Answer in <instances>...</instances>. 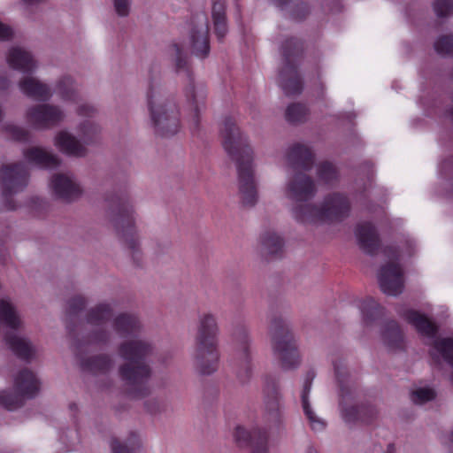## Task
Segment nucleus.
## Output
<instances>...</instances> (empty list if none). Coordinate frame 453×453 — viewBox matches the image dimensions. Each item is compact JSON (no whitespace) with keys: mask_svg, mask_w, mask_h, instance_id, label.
I'll return each instance as SVG.
<instances>
[{"mask_svg":"<svg viewBox=\"0 0 453 453\" xmlns=\"http://www.w3.org/2000/svg\"><path fill=\"white\" fill-rule=\"evenodd\" d=\"M261 252L264 256H275L281 253L283 240L274 232H265L261 236Z\"/></svg>","mask_w":453,"mask_h":453,"instance_id":"36","label":"nucleus"},{"mask_svg":"<svg viewBox=\"0 0 453 453\" xmlns=\"http://www.w3.org/2000/svg\"><path fill=\"white\" fill-rule=\"evenodd\" d=\"M286 196L297 202H307L317 194L314 180L306 173H295L286 184Z\"/></svg>","mask_w":453,"mask_h":453,"instance_id":"16","label":"nucleus"},{"mask_svg":"<svg viewBox=\"0 0 453 453\" xmlns=\"http://www.w3.org/2000/svg\"><path fill=\"white\" fill-rule=\"evenodd\" d=\"M28 181V172L24 163L18 162L3 165L0 169V188L3 205L6 211H15L19 205L12 198L22 192Z\"/></svg>","mask_w":453,"mask_h":453,"instance_id":"9","label":"nucleus"},{"mask_svg":"<svg viewBox=\"0 0 453 453\" xmlns=\"http://www.w3.org/2000/svg\"><path fill=\"white\" fill-rule=\"evenodd\" d=\"M12 35V29L9 26L0 22V41L10 40Z\"/></svg>","mask_w":453,"mask_h":453,"instance_id":"56","label":"nucleus"},{"mask_svg":"<svg viewBox=\"0 0 453 453\" xmlns=\"http://www.w3.org/2000/svg\"><path fill=\"white\" fill-rule=\"evenodd\" d=\"M190 43L192 51L196 57L204 58L209 55V26L204 15L197 17L194 21L190 32Z\"/></svg>","mask_w":453,"mask_h":453,"instance_id":"18","label":"nucleus"},{"mask_svg":"<svg viewBox=\"0 0 453 453\" xmlns=\"http://www.w3.org/2000/svg\"><path fill=\"white\" fill-rule=\"evenodd\" d=\"M14 387L20 395L32 398L39 391L40 383L35 373L25 368L15 377Z\"/></svg>","mask_w":453,"mask_h":453,"instance_id":"28","label":"nucleus"},{"mask_svg":"<svg viewBox=\"0 0 453 453\" xmlns=\"http://www.w3.org/2000/svg\"><path fill=\"white\" fill-rule=\"evenodd\" d=\"M386 453H395L394 452V448L391 445H389L388 449H387V451H386Z\"/></svg>","mask_w":453,"mask_h":453,"instance_id":"62","label":"nucleus"},{"mask_svg":"<svg viewBox=\"0 0 453 453\" xmlns=\"http://www.w3.org/2000/svg\"><path fill=\"white\" fill-rule=\"evenodd\" d=\"M7 62L13 69L26 73H31L36 68L31 53L20 47H13L9 50Z\"/></svg>","mask_w":453,"mask_h":453,"instance_id":"27","label":"nucleus"},{"mask_svg":"<svg viewBox=\"0 0 453 453\" xmlns=\"http://www.w3.org/2000/svg\"><path fill=\"white\" fill-rule=\"evenodd\" d=\"M155 351L154 343L145 337L127 339L118 346L119 356L126 361L119 365L118 372L133 398H144L151 392L148 382L153 370L146 358Z\"/></svg>","mask_w":453,"mask_h":453,"instance_id":"1","label":"nucleus"},{"mask_svg":"<svg viewBox=\"0 0 453 453\" xmlns=\"http://www.w3.org/2000/svg\"><path fill=\"white\" fill-rule=\"evenodd\" d=\"M113 7L119 17H127L131 9V0H112Z\"/></svg>","mask_w":453,"mask_h":453,"instance_id":"52","label":"nucleus"},{"mask_svg":"<svg viewBox=\"0 0 453 453\" xmlns=\"http://www.w3.org/2000/svg\"><path fill=\"white\" fill-rule=\"evenodd\" d=\"M219 328L216 317L210 312L199 316L193 346V364L201 375H211L217 371L219 360Z\"/></svg>","mask_w":453,"mask_h":453,"instance_id":"4","label":"nucleus"},{"mask_svg":"<svg viewBox=\"0 0 453 453\" xmlns=\"http://www.w3.org/2000/svg\"><path fill=\"white\" fill-rule=\"evenodd\" d=\"M304 453H318V451L312 447H308Z\"/></svg>","mask_w":453,"mask_h":453,"instance_id":"60","label":"nucleus"},{"mask_svg":"<svg viewBox=\"0 0 453 453\" xmlns=\"http://www.w3.org/2000/svg\"><path fill=\"white\" fill-rule=\"evenodd\" d=\"M25 159L35 165L42 168H56L60 165V158L52 152L42 147H29L23 150Z\"/></svg>","mask_w":453,"mask_h":453,"instance_id":"23","label":"nucleus"},{"mask_svg":"<svg viewBox=\"0 0 453 453\" xmlns=\"http://www.w3.org/2000/svg\"><path fill=\"white\" fill-rule=\"evenodd\" d=\"M236 343L237 359L235 373L242 384H247L253 374V366L250 353L249 334L244 326H240L233 333Z\"/></svg>","mask_w":453,"mask_h":453,"instance_id":"11","label":"nucleus"},{"mask_svg":"<svg viewBox=\"0 0 453 453\" xmlns=\"http://www.w3.org/2000/svg\"><path fill=\"white\" fill-rule=\"evenodd\" d=\"M111 341V333L104 326H98L93 330L88 337V343L96 345H106Z\"/></svg>","mask_w":453,"mask_h":453,"instance_id":"46","label":"nucleus"},{"mask_svg":"<svg viewBox=\"0 0 453 453\" xmlns=\"http://www.w3.org/2000/svg\"><path fill=\"white\" fill-rule=\"evenodd\" d=\"M302 51L303 45L297 39H288L282 45L284 62L280 71L279 84L286 95H297L303 90V82L296 65V59Z\"/></svg>","mask_w":453,"mask_h":453,"instance_id":"10","label":"nucleus"},{"mask_svg":"<svg viewBox=\"0 0 453 453\" xmlns=\"http://www.w3.org/2000/svg\"><path fill=\"white\" fill-rule=\"evenodd\" d=\"M402 316L421 334L428 337H434L436 334V326L424 314L414 310H407Z\"/></svg>","mask_w":453,"mask_h":453,"instance_id":"31","label":"nucleus"},{"mask_svg":"<svg viewBox=\"0 0 453 453\" xmlns=\"http://www.w3.org/2000/svg\"><path fill=\"white\" fill-rule=\"evenodd\" d=\"M436 351L453 367V339L442 338L434 342Z\"/></svg>","mask_w":453,"mask_h":453,"instance_id":"43","label":"nucleus"},{"mask_svg":"<svg viewBox=\"0 0 453 453\" xmlns=\"http://www.w3.org/2000/svg\"><path fill=\"white\" fill-rule=\"evenodd\" d=\"M10 86V81L6 78L0 79V89H6Z\"/></svg>","mask_w":453,"mask_h":453,"instance_id":"58","label":"nucleus"},{"mask_svg":"<svg viewBox=\"0 0 453 453\" xmlns=\"http://www.w3.org/2000/svg\"><path fill=\"white\" fill-rule=\"evenodd\" d=\"M451 104H452L446 111V115L453 122V95H452V98H451Z\"/></svg>","mask_w":453,"mask_h":453,"instance_id":"59","label":"nucleus"},{"mask_svg":"<svg viewBox=\"0 0 453 453\" xmlns=\"http://www.w3.org/2000/svg\"><path fill=\"white\" fill-rule=\"evenodd\" d=\"M308 115V109L302 104H292L288 105L285 112L287 121L294 124L304 122Z\"/></svg>","mask_w":453,"mask_h":453,"instance_id":"41","label":"nucleus"},{"mask_svg":"<svg viewBox=\"0 0 453 453\" xmlns=\"http://www.w3.org/2000/svg\"><path fill=\"white\" fill-rule=\"evenodd\" d=\"M56 93L65 101L80 102L81 96L77 91L73 79L64 75L56 83Z\"/></svg>","mask_w":453,"mask_h":453,"instance_id":"35","label":"nucleus"},{"mask_svg":"<svg viewBox=\"0 0 453 453\" xmlns=\"http://www.w3.org/2000/svg\"><path fill=\"white\" fill-rule=\"evenodd\" d=\"M435 397V392L432 388H419L411 393V401L417 404H422Z\"/></svg>","mask_w":453,"mask_h":453,"instance_id":"49","label":"nucleus"},{"mask_svg":"<svg viewBox=\"0 0 453 453\" xmlns=\"http://www.w3.org/2000/svg\"><path fill=\"white\" fill-rule=\"evenodd\" d=\"M187 96L193 105L194 115L192 123L196 128H198L199 113L204 109V91L202 88H196L193 84H190L189 88H188Z\"/></svg>","mask_w":453,"mask_h":453,"instance_id":"37","label":"nucleus"},{"mask_svg":"<svg viewBox=\"0 0 453 453\" xmlns=\"http://www.w3.org/2000/svg\"><path fill=\"white\" fill-rule=\"evenodd\" d=\"M211 18L216 35L219 40H222L227 31V20L226 14V4L222 0H213L211 9Z\"/></svg>","mask_w":453,"mask_h":453,"instance_id":"32","label":"nucleus"},{"mask_svg":"<svg viewBox=\"0 0 453 453\" xmlns=\"http://www.w3.org/2000/svg\"><path fill=\"white\" fill-rule=\"evenodd\" d=\"M356 236L359 248L367 254L374 255L380 245V241L377 230L373 225L369 222H364L357 225L356 228Z\"/></svg>","mask_w":453,"mask_h":453,"instance_id":"22","label":"nucleus"},{"mask_svg":"<svg viewBox=\"0 0 453 453\" xmlns=\"http://www.w3.org/2000/svg\"><path fill=\"white\" fill-rule=\"evenodd\" d=\"M364 322L367 325L372 323L383 314V308L372 297H367L362 304Z\"/></svg>","mask_w":453,"mask_h":453,"instance_id":"40","label":"nucleus"},{"mask_svg":"<svg viewBox=\"0 0 453 453\" xmlns=\"http://www.w3.org/2000/svg\"><path fill=\"white\" fill-rule=\"evenodd\" d=\"M234 437L240 446L251 444L252 453H267V435L261 429H254L252 432H250L244 427L238 426L235 430Z\"/></svg>","mask_w":453,"mask_h":453,"instance_id":"20","label":"nucleus"},{"mask_svg":"<svg viewBox=\"0 0 453 453\" xmlns=\"http://www.w3.org/2000/svg\"><path fill=\"white\" fill-rule=\"evenodd\" d=\"M335 375L340 387L342 417L348 425L371 424L379 417V411L371 404L345 406L343 402L348 395H353L351 381L344 367L335 366Z\"/></svg>","mask_w":453,"mask_h":453,"instance_id":"7","label":"nucleus"},{"mask_svg":"<svg viewBox=\"0 0 453 453\" xmlns=\"http://www.w3.org/2000/svg\"><path fill=\"white\" fill-rule=\"evenodd\" d=\"M76 111L81 116H93L96 112V110L90 104H82L78 106Z\"/></svg>","mask_w":453,"mask_h":453,"instance_id":"54","label":"nucleus"},{"mask_svg":"<svg viewBox=\"0 0 453 453\" xmlns=\"http://www.w3.org/2000/svg\"><path fill=\"white\" fill-rule=\"evenodd\" d=\"M100 135L101 127L99 125L93 121L86 120L79 126L81 141L66 131H60L55 137V145L60 151L68 156L82 157L88 153L85 145L96 143L100 140Z\"/></svg>","mask_w":453,"mask_h":453,"instance_id":"8","label":"nucleus"},{"mask_svg":"<svg viewBox=\"0 0 453 453\" xmlns=\"http://www.w3.org/2000/svg\"><path fill=\"white\" fill-rule=\"evenodd\" d=\"M269 334L273 355L280 367L283 370L296 368L300 364L299 354L288 323L280 316L273 315L270 319Z\"/></svg>","mask_w":453,"mask_h":453,"instance_id":"6","label":"nucleus"},{"mask_svg":"<svg viewBox=\"0 0 453 453\" xmlns=\"http://www.w3.org/2000/svg\"><path fill=\"white\" fill-rule=\"evenodd\" d=\"M317 174L319 179L326 184H334L339 178L336 167L329 162L319 164L317 169Z\"/></svg>","mask_w":453,"mask_h":453,"instance_id":"42","label":"nucleus"},{"mask_svg":"<svg viewBox=\"0 0 453 453\" xmlns=\"http://www.w3.org/2000/svg\"><path fill=\"white\" fill-rule=\"evenodd\" d=\"M314 377H315V373L313 372H309L306 374L304 383H303V391L301 394L302 405H303V411L310 422V426H311V429L314 431H321L325 428L326 423L322 418L318 417L313 412V411L311 409V406L308 402V395H309L311 386Z\"/></svg>","mask_w":453,"mask_h":453,"instance_id":"29","label":"nucleus"},{"mask_svg":"<svg viewBox=\"0 0 453 453\" xmlns=\"http://www.w3.org/2000/svg\"><path fill=\"white\" fill-rule=\"evenodd\" d=\"M112 328L121 337L134 336L136 338L142 326L139 319L132 313H120L112 320Z\"/></svg>","mask_w":453,"mask_h":453,"instance_id":"25","label":"nucleus"},{"mask_svg":"<svg viewBox=\"0 0 453 453\" xmlns=\"http://www.w3.org/2000/svg\"><path fill=\"white\" fill-rule=\"evenodd\" d=\"M86 306V300L83 296H76L68 301L67 313L74 315L84 309Z\"/></svg>","mask_w":453,"mask_h":453,"instance_id":"51","label":"nucleus"},{"mask_svg":"<svg viewBox=\"0 0 453 453\" xmlns=\"http://www.w3.org/2000/svg\"><path fill=\"white\" fill-rule=\"evenodd\" d=\"M325 222H340L348 218L351 204L349 197L342 193L332 192L321 201Z\"/></svg>","mask_w":453,"mask_h":453,"instance_id":"15","label":"nucleus"},{"mask_svg":"<svg viewBox=\"0 0 453 453\" xmlns=\"http://www.w3.org/2000/svg\"><path fill=\"white\" fill-rule=\"evenodd\" d=\"M285 158L287 164L294 169L309 171L314 164V153L311 149L303 143H295L288 147Z\"/></svg>","mask_w":453,"mask_h":453,"instance_id":"19","label":"nucleus"},{"mask_svg":"<svg viewBox=\"0 0 453 453\" xmlns=\"http://www.w3.org/2000/svg\"><path fill=\"white\" fill-rule=\"evenodd\" d=\"M173 54L175 59V69L177 72H186L188 74V62L186 54L183 51V49L177 43L172 45Z\"/></svg>","mask_w":453,"mask_h":453,"instance_id":"48","label":"nucleus"},{"mask_svg":"<svg viewBox=\"0 0 453 453\" xmlns=\"http://www.w3.org/2000/svg\"><path fill=\"white\" fill-rule=\"evenodd\" d=\"M131 435L134 438V440H137L136 445H137V447H140V441L138 440L137 434H132Z\"/></svg>","mask_w":453,"mask_h":453,"instance_id":"61","label":"nucleus"},{"mask_svg":"<svg viewBox=\"0 0 453 453\" xmlns=\"http://www.w3.org/2000/svg\"><path fill=\"white\" fill-rule=\"evenodd\" d=\"M450 440L453 442V431L451 432V434H450Z\"/></svg>","mask_w":453,"mask_h":453,"instance_id":"64","label":"nucleus"},{"mask_svg":"<svg viewBox=\"0 0 453 453\" xmlns=\"http://www.w3.org/2000/svg\"><path fill=\"white\" fill-rule=\"evenodd\" d=\"M384 342L390 348H398L403 341V334L395 321H389L385 325L382 332Z\"/></svg>","mask_w":453,"mask_h":453,"instance_id":"38","label":"nucleus"},{"mask_svg":"<svg viewBox=\"0 0 453 453\" xmlns=\"http://www.w3.org/2000/svg\"><path fill=\"white\" fill-rule=\"evenodd\" d=\"M4 342L14 355L27 362L30 361L35 353L31 342L15 332H7L4 334Z\"/></svg>","mask_w":453,"mask_h":453,"instance_id":"24","label":"nucleus"},{"mask_svg":"<svg viewBox=\"0 0 453 453\" xmlns=\"http://www.w3.org/2000/svg\"><path fill=\"white\" fill-rule=\"evenodd\" d=\"M27 121L38 129L52 127L65 119L63 111L52 104H36L29 107L26 112Z\"/></svg>","mask_w":453,"mask_h":453,"instance_id":"13","label":"nucleus"},{"mask_svg":"<svg viewBox=\"0 0 453 453\" xmlns=\"http://www.w3.org/2000/svg\"><path fill=\"white\" fill-rule=\"evenodd\" d=\"M106 217L132 257L135 265H142V253L134 228V207L126 193H109L105 197Z\"/></svg>","mask_w":453,"mask_h":453,"instance_id":"3","label":"nucleus"},{"mask_svg":"<svg viewBox=\"0 0 453 453\" xmlns=\"http://www.w3.org/2000/svg\"><path fill=\"white\" fill-rule=\"evenodd\" d=\"M80 366L94 374H104L113 368L114 360L107 354H99L87 358L80 357Z\"/></svg>","mask_w":453,"mask_h":453,"instance_id":"30","label":"nucleus"},{"mask_svg":"<svg viewBox=\"0 0 453 453\" xmlns=\"http://www.w3.org/2000/svg\"><path fill=\"white\" fill-rule=\"evenodd\" d=\"M4 130L12 139L16 141L25 142L29 138L28 131L14 125H6L4 127Z\"/></svg>","mask_w":453,"mask_h":453,"instance_id":"50","label":"nucleus"},{"mask_svg":"<svg viewBox=\"0 0 453 453\" xmlns=\"http://www.w3.org/2000/svg\"><path fill=\"white\" fill-rule=\"evenodd\" d=\"M19 88L27 96L39 101H47L52 96L51 90L48 85L32 76L21 79L19 81Z\"/></svg>","mask_w":453,"mask_h":453,"instance_id":"26","label":"nucleus"},{"mask_svg":"<svg viewBox=\"0 0 453 453\" xmlns=\"http://www.w3.org/2000/svg\"><path fill=\"white\" fill-rule=\"evenodd\" d=\"M273 3L274 5L283 10L289 3V0H273Z\"/></svg>","mask_w":453,"mask_h":453,"instance_id":"57","label":"nucleus"},{"mask_svg":"<svg viewBox=\"0 0 453 453\" xmlns=\"http://www.w3.org/2000/svg\"><path fill=\"white\" fill-rule=\"evenodd\" d=\"M151 119L157 134L169 137L180 127L179 109L159 82H151L147 94Z\"/></svg>","mask_w":453,"mask_h":453,"instance_id":"5","label":"nucleus"},{"mask_svg":"<svg viewBox=\"0 0 453 453\" xmlns=\"http://www.w3.org/2000/svg\"><path fill=\"white\" fill-rule=\"evenodd\" d=\"M110 445L112 453H134V445L129 447L127 443L116 438L111 439Z\"/></svg>","mask_w":453,"mask_h":453,"instance_id":"53","label":"nucleus"},{"mask_svg":"<svg viewBox=\"0 0 453 453\" xmlns=\"http://www.w3.org/2000/svg\"><path fill=\"white\" fill-rule=\"evenodd\" d=\"M19 392L3 391L0 393V405L9 411L16 410L23 405V397Z\"/></svg>","mask_w":453,"mask_h":453,"instance_id":"44","label":"nucleus"},{"mask_svg":"<svg viewBox=\"0 0 453 453\" xmlns=\"http://www.w3.org/2000/svg\"><path fill=\"white\" fill-rule=\"evenodd\" d=\"M393 258H398V253L396 250H393V256H392Z\"/></svg>","mask_w":453,"mask_h":453,"instance_id":"63","label":"nucleus"},{"mask_svg":"<svg viewBox=\"0 0 453 453\" xmlns=\"http://www.w3.org/2000/svg\"><path fill=\"white\" fill-rule=\"evenodd\" d=\"M220 133L223 147L236 165L238 188L242 203L244 206L252 207L257 201L253 150L246 137L242 135L231 118H225Z\"/></svg>","mask_w":453,"mask_h":453,"instance_id":"2","label":"nucleus"},{"mask_svg":"<svg viewBox=\"0 0 453 453\" xmlns=\"http://www.w3.org/2000/svg\"><path fill=\"white\" fill-rule=\"evenodd\" d=\"M378 280L381 291L396 296L403 291L404 280L403 269L399 264L390 261L382 265L378 273Z\"/></svg>","mask_w":453,"mask_h":453,"instance_id":"14","label":"nucleus"},{"mask_svg":"<svg viewBox=\"0 0 453 453\" xmlns=\"http://www.w3.org/2000/svg\"><path fill=\"white\" fill-rule=\"evenodd\" d=\"M113 309L110 303H99L95 307L88 310L86 315V319L88 324L101 326L112 318Z\"/></svg>","mask_w":453,"mask_h":453,"instance_id":"33","label":"nucleus"},{"mask_svg":"<svg viewBox=\"0 0 453 453\" xmlns=\"http://www.w3.org/2000/svg\"><path fill=\"white\" fill-rule=\"evenodd\" d=\"M309 12V8L304 4H300L296 5V10L292 12V16L296 19H303Z\"/></svg>","mask_w":453,"mask_h":453,"instance_id":"55","label":"nucleus"},{"mask_svg":"<svg viewBox=\"0 0 453 453\" xmlns=\"http://www.w3.org/2000/svg\"><path fill=\"white\" fill-rule=\"evenodd\" d=\"M144 408L148 413L153 416L170 413L173 406L166 398L154 397L144 402Z\"/></svg>","mask_w":453,"mask_h":453,"instance_id":"39","label":"nucleus"},{"mask_svg":"<svg viewBox=\"0 0 453 453\" xmlns=\"http://www.w3.org/2000/svg\"><path fill=\"white\" fill-rule=\"evenodd\" d=\"M291 212L293 218L302 224L325 223L321 203L319 204L312 203H297L292 207Z\"/></svg>","mask_w":453,"mask_h":453,"instance_id":"21","label":"nucleus"},{"mask_svg":"<svg viewBox=\"0 0 453 453\" xmlns=\"http://www.w3.org/2000/svg\"><path fill=\"white\" fill-rule=\"evenodd\" d=\"M263 395L265 413L268 420L274 423L280 422L283 403L279 378L273 374L264 376Z\"/></svg>","mask_w":453,"mask_h":453,"instance_id":"12","label":"nucleus"},{"mask_svg":"<svg viewBox=\"0 0 453 453\" xmlns=\"http://www.w3.org/2000/svg\"><path fill=\"white\" fill-rule=\"evenodd\" d=\"M434 48L437 54L442 57L453 56V35H442L439 36Z\"/></svg>","mask_w":453,"mask_h":453,"instance_id":"45","label":"nucleus"},{"mask_svg":"<svg viewBox=\"0 0 453 453\" xmlns=\"http://www.w3.org/2000/svg\"><path fill=\"white\" fill-rule=\"evenodd\" d=\"M50 186L53 196L64 203H73L78 200L82 194L80 185L73 176L68 173L53 174Z\"/></svg>","mask_w":453,"mask_h":453,"instance_id":"17","label":"nucleus"},{"mask_svg":"<svg viewBox=\"0 0 453 453\" xmlns=\"http://www.w3.org/2000/svg\"><path fill=\"white\" fill-rule=\"evenodd\" d=\"M0 323L13 330L19 329L22 326V321L15 307L7 299L0 300Z\"/></svg>","mask_w":453,"mask_h":453,"instance_id":"34","label":"nucleus"},{"mask_svg":"<svg viewBox=\"0 0 453 453\" xmlns=\"http://www.w3.org/2000/svg\"><path fill=\"white\" fill-rule=\"evenodd\" d=\"M433 10L438 18H449L453 15V0H434Z\"/></svg>","mask_w":453,"mask_h":453,"instance_id":"47","label":"nucleus"}]
</instances>
